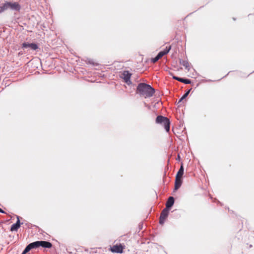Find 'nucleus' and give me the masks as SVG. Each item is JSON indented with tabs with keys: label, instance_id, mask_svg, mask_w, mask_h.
<instances>
[{
	"label": "nucleus",
	"instance_id": "nucleus-1",
	"mask_svg": "<svg viewBox=\"0 0 254 254\" xmlns=\"http://www.w3.org/2000/svg\"><path fill=\"white\" fill-rule=\"evenodd\" d=\"M137 92L144 98L152 97L155 90L150 85L144 83H139L137 87Z\"/></svg>",
	"mask_w": 254,
	"mask_h": 254
},
{
	"label": "nucleus",
	"instance_id": "nucleus-2",
	"mask_svg": "<svg viewBox=\"0 0 254 254\" xmlns=\"http://www.w3.org/2000/svg\"><path fill=\"white\" fill-rule=\"evenodd\" d=\"M0 13L8 9L19 11L20 9V5L17 2H6L0 7Z\"/></svg>",
	"mask_w": 254,
	"mask_h": 254
},
{
	"label": "nucleus",
	"instance_id": "nucleus-3",
	"mask_svg": "<svg viewBox=\"0 0 254 254\" xmlns=\"http://www.w3.org/2000/svg\"><path fill=\"white\" fill-rule=\"evenodd\" d=\"M184 174V167L183 164L177 173L175 182V190H177L182 185L183 181L182 178Z\"/></svg>",
	"mask_w": 254,
	"mask_h": 254
},
{
	"label": "nucleus",
	"instance_id": "nucleus-4",
	"mask_svg": "<svg viewBox=\"0 0 254 254\" xmlns=\"http://www.w3.org/2000/svg\"><path fill=\"white\" fill-rule=\"evenodd\" d=\"M156 123L162 125L167 132L170 130V122L169 120L165 117L162 116H158L156 119Z\"/></svg>",
	"mask_w": 254,
	"mask_h": 254
},
{
	"label": "nucleus",
	"instance_id": "nucleus-5",
	"mask_svg": "<svg viewBox=\"0 0 254 254\" xmlns=\"http://www.w3.org/2000/svg\"><path fill=\"white\" fill-rule=\"evenodd\" d=\"M125 245H123L121 244L119 245H114L110 247V251L112 253H117L122 254L123 253L124 250L125 249Z\"/></svg>",
	"mask_w": 254,
	"mask_h": 254
},
{
	"label": "nucleus",
	"instance_id": "nucleus-6",
	"mask_svg": "<svg viewBox=\"0 0 254 254\" xmlns=\"http://www.w3.org/2000/svg\"><path fill=\"white\" fill-rule=\"evenodd\" d=\"M169 214V209L164 208L161 212L159 218V223L163 224Z\"/></svg>",
	"mask_w": 254,
	"mask_h": 254
},
{
	"label": "nucleus",
	"instance_id": "nucleus-7",
	"mask_svg": "<svg viewBox=\"0 0 254 254\" xmlns=\"http://www.w3.org/2000/svg\"><path fill=\"white\" fill-rule=\"evenodd\" d=\"M131 74L128 71H124L122 73V77L124 79L125 82L129 85L131 83L130 80Z\"/></svg>",
	"mask_w": 254,
	"mask_h": 254
},
{
	"label": "nucleus",
	"instance_id": "nucleus-8",
	"mask_svg": "<svg viewBox=\"0 0 254 254\" xmlns=\"http://www.w3.org/2000/svg\"><path fill=\"white\" fill-rule=\"evenodd\" d=\"M22 48H30L32 50H36L38 49V47L36 44H34V43L29 44V43H23L22 44Z\"/></svg>",
	"mask_w": 254,
	"mask_h": 254
},
{
	"label": "nucleus",
	"instance_id": "nucleus-9",
	"mask_svg": "<svg viewBox=\"0 0 254 254\" xmlns=\"http://www.w3.org/2000/svg\"><path fill=\"white\" fill-rule=\"evenodd\" d=\"M39 247L45 248H51L52 247V244L50 242L44 241H39Z\"/></svg>",
	"mask_w": 254,
	"mask_h": 254
},
{
	"label": "nucleus",
	"instance_id": "nucleus-10",
	"mask_svg": "<svg viewBox=\"0 0 254 254\" xmlns=\"http://www.w3.org/2000/svg\"><path fill=\"white\" fill-rule=\"evenodd\" d=\"M180 64L183 66H184L185 68L189 71L190 68V64L189 63L188 61L180 60Z\"/></svg>",
	"mask_w": 254,
	"mask_h": 254
},
{
	"label": "nucleus",
	"instance_id": "nucleus-11",
	"mask_svg": "<svg viewBox=\"0 0 254 254\" xmlns=\"http://www.w3.org/2000/svg\"><path fill=\"white\" fill-rule=\"evenodd\" d=\"M174 203V199L172 196H170L169 197L166 203V208L169 209V208L171 207Z\"/></svg>",
	"mask_w": 254,
	"mask_h": 254
},
{
	"label": "nucleus",
	"instance_id": "nucleus-12",
	"mask_svg": "<svg viewBox=\"0 0 254 254\" xmlns=\"http://www.w3.org/2000/svg\"><path fill=\"white\" fill-rule=\"evenodd\" d=\"M20 220L19 219V217H17V220L16 223L13 224L11 226L10 231H17V229L20 227Z\"/></svg>",
	"mask_w": 254,
	"mask_h": 254
},
{
	"label": "nucleus",
	"instance_id": "nucleus-13",
	"mask_svg": "<svg viewBox=\"0 0 254 254\" xmlns=\"http://www.w3.org/2000/svg\"><path fill=\"white\" fill-rule=\"evenodd\" d=\"M173 78L179 81L184 83L185 84H190L191 83L190 80L189 79H184V78H180V77L175 76H174L173 77Z\"/></svg>",
	"mask_w": 254,
	"mask_h": 254
},
{
	"label": "nucleus",
	"instance_id": "nucleus-14",
	"mask_svg": "<svg viewBox=\"0 0 254 254\" xmlns=\"http://www.w3.org/2000/svg\"><path fill=\"white\" fill-rule=\"evenodd\" d=\"M171 49V46H169L168 48L166 47V49H165L164 50H163V51H161L157 55V56H158V57H159L160 58H161L163 56L165 55L166 54H167L169 52V51Z\"/></svg>",
	"mask_w": 254,
	"mask_h": 254
},
{
	"label": "nucleus",
	"instance_id": "nucleus-15",
	"mask_svg": "<svg viewBox=\"0 0 254 254\" xmlns=\"http://www.w3.org/2000/svg\"><path fill=\"white\" fill-rule=\"evenodd\" d=\"M30 248L32 249L37 248L39 247V241H36L29 244Z\"/></svg>",
	"mask_w": 254,
	"mask_h": 254
},
{
	"label": "nucleus",
	"instance_id": "nucleus-16",
	"mask_svg": "<svg viewBox=\"0 0 254 254\" xmlns=\"http://www.w3.org/2000/svg\"><path fill=\"white\" fill-rule=\"evenodd\" d=\"M160 58L159 57H158V56L157 55V56L154 58H153L151 60V62L153 63H155L156 62H157Z\"/></svg>",
	"mask_w": 254,
	"mask_h": 254
},
{
	"label": "nucleus",
	"instance_id": "nucleus-17",
	"mask_svg": "<svg viewBox=\"0 0 254 254\" xmlns=\"http://www.w3.org/2000/svg\"><path fill=\"white\" fill-rule=\"evenodd\" d=\"M31 250V248H30L29 245H28L26 247V248L25 249V250L24 251H25V252H26L27 253H28Z\"/></svg>",
	"mask_w": 254,
	"mask_h": 254
},
{
	"label": "nucleus",
	"instance_id": "nucleus-18",
	"mask_svg": "<svg viewBox=\"0 0 254 254\" xmlns=\"http://www.w3.org/2000/svg\"><path fill=\"white\" fill-rule=\"evenodd\" d=\"M191 89L189 90L183 96V98H186L190 93Z\"/></svg>",
	"mask_w": 254,
	"mask_h": 254
},
{
	"label": "nucleus",
	"instance_id": "nucleus-19",
	"mask_svg": "<svg viewBox=\"0 0 254 254\" xmlns=\"http://www.w3.org/2000/svg\"><path fill=\"white\" fill-rule=\"evenodd\" d=\"M185 98H183V96L182 97V98L180 99V100L178 102V103H180L181 102H182V101H183V100H184Z\"/></svg>",
	"mask_w": 254,
	"mask_h": 254
},
{
	"label": "nucleus",
	"instance_id": "nucleus-20",
	"mask_svg": "<svg viewBox=\"0 0 254 254\" xmlns=\"http://www.w3.org/2000/svg\"><path fill=\"white\" fill-rule=\"evenodd\" d=\"M185 98H183V96L182 97V98L180 99V100L178 102V103H180L181 102H182V101H183V100H184Z\"/></svg>",
	"mask_w": 254,
	"mask_h": 254
},
{
	"label": "nucleus",
	"instance_id": "nucleus-21",
	"mask_svg": "<svg viewBox=\"0 0 254 254\" xmlns=\"http://www.w3.org/2000/svg\"><path fill=\"white\" fill-rule=\"evenodd\" d=\"M0 212L4 213L5 212L0 208Z\"/></svg>",
	"mask_w": 254,
	"mask_h": 254
},
{
	"label": "nucleus",
	"instance_id": "nucleus-22",
	"mask_svg": "<svg viewBox=\"0 0 254 254\" xmlns=\"http://www.w3.org/2000/svg\"><path fill=\"white\" fill-rule=\"evenodd\" d=\"M26 254V252H25V251H23V252H22V254Z\"/></svg>",
	"mask_w": 254,
	"mask_h": 254
},
{
	"label": "nucleus",
	"instance_id": "nucleus-23",
	"mask_svg": "<svg viewBox=\"0 0 254 254\" xmlns=\"http://www.w3.org/2000/svg\"><path fill=\"white\" fill-rule=\"evenodd\" d=\"M89 64H93L92 63H91L90 62H89Z\"/></svg>",
	"mask_w": 254,
	"mask_h": 254
}]
</instances>
